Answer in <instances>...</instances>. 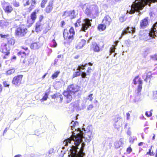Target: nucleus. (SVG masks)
Listing matches in <instances>:
<instances>
[{"instance_id": "5fc2aeb1", "label": "nucleus", "mask_w": 157, "mask_h": 157, "mask_svg": "<svg viewBox=\"0 0 157 157\" xmlns=\"http://www.w3.org/2000/svg\"><path fill=\"white\" fill-rule=\"evenodd\" d=\"M36 0H31L32 2L31 4V6H34V5L36 4Z\"/></svg>"}, {"instance_id": "c85d7f7f", "label": "nucleus", "mask_w": 157, "mask_h": 157, "mask_svg": "<svg viewBox=\"0 0 157 157\" xmlns=\"http://www.w3.org/2000/svg\"><path fill=\"white\" fill-rule=\"evenodd\" d=\"M48 97V94L47 93H45L43 98L40 100L41 102H43L44 101L47 100Z\"/></svg>"}, {"instance_id": "a878e982", "label": "nucleus", "mask_w": 157, "mask_h": 157, "mask_svg": "<svg viewBox=\"0 0 157 157\" xmlns=\"http://www.w3.org/2000/svg\"><path fill=\"white\" fill-rule=\"evenodd\" d=\"M106 26L104 24H100L98 25V29L99 30L101 31H103L106 29Z\"/></svg>"}, {"instance_id": "473e14b6", "label": "nucleus", "mask_w": 157, "mask_h": 157, "mask_svg": "<svg viewBox=\"0 0 157 157\" xmlns=\"http://www.w3.org/2000/svg\"><path fill=\"white\" fill-rule=\"evenodd\" d=\"M18 55L21 58H24L26 56L25 53L24 52H19L18 53Z\"/></svg>"}, {"instance_id": "b1692460", "label": "nucleus", "mask_w": 157, "mask_h": 157, "mask_svg": "<svg viewBox=\"0 0 157 157\" xmlns=\"http://www.w3.org/2000/svg\"><path fill=\"white\" fill-rule=\"evenodd\" d=\"M7 45L8 46H12L15 43L14 40L12 38H7Z\"/></svg>"}, {"instance_id": "4be33fe9", "label": "nucleus", "mask_w": 157, "mask_h": 157, "mask_svg": "<svg viewBox=\"0 0 157 157\" xmlns=\"http://www.w3.org/2000/svg\"><path fill=\"white\" fill-rule=\"evenodd\" d=\"M122 144V140L120 139L119 141H116L114 143V145L115 147L117 148H118L120 147Z\"/></svg>"}, {"instance_id": "a211bd4d", "label": "nucleus", "mask_w": 157, "mask_h": 157, "mask_svg": "<svg viewBox=\"0 0 157 157\" xmlns=\"http://www.w3.org/2000/svg\"><path fill=\"white\" fill-rule=\"evenodd\" d=\"M91 71V68L90 67H89L88 68V69L86 72H85L84 71L82 72L81 74V76L82 78H86V75H89L90 74Z\"/></svg>"}, {"instance_id": "0eeeda50", "label": "nucleus", "mask_w": 157, "mask_h": 157, "mask_svg": "<svg viewBox=\"0 0 157 157\" xmlns=\"http://www.w3.org/2000/svg\"><path fill=\"white\" fill-rule=\"evenodd\" d=\"M27 32L26 28L21 26L17 29L15 31V35L19 37H21L25 36Z\"/></svg>"}, {"instance_id": "6e6d98bb", "label": "nucleus", "mask_w": 157, "mask_h": 157, "mask_svg": "<svg viewBox=\"0 0 157 157\" xmlns=\"http://www.w3.org/2000/svg\"><path fill=\"white\" fill-rule=\"evenodd\" d=\"M57 98H59L60 99V101L61 102L63 99V97L61 94H60L59 93L58 95V97Z\"/></svg>"}, {"instance_id": "f03ea898", "label": "nucleus", "mask_w": 157, "mask_h": 157, "mask_svg": "<svg viewBox=\"0 0 157 157\" xmlns=\"http://www.w3.org/2000/svg\"><path fill=\"white\" fill-rule=\"evenodd\" d=\"M86 8L84 11L87 15L93 18H95L99 15V10L98 6L95 5L86 3L83 6V9Z\"/></svg>"}, {"instance_id": "09e8293b", "label": "nucleus", "mask_w": 157, "mask_h": 157, "mask_svg": "<svg viewBox=\"0 0 157 157\" xmlns=\"http://www.w3.org/2000/svg\"><path fill=\"white\" fill-rule=\"evenodd\" d=\"M132 111H130L128 112V113H126V116H127V120H129L130 119V114L129 113H131Z\"/></svg>"}, {"instance_id": "9d476101", "label": "nucleus", "mask_w": 157, "mask_h": 157, "mask_svg": "<svg viewBox=\"0 0 157 157\" xmlns=\"http://www.w3.org/2000/svg\"><path fill=\"white\" fill-rule=\"evenodd\" d=\"M10 47L6 44L3 43L2 44L0 47V51L1 52L5 53L6 55H8L10 54Z\"/></svg>"}, {"instance_id": "a18cd8bd", "label": "nucleus", "mask_w": 157, "mask_h": 157, "mask_svg": "<svg viewBox=\"0 0 157 157\" xmlns=\"http://www.w3.org/2000/svg\"><path fill=\"white\" fill-rule=\"evenodd\" d=\"M13 4L15 7H18L19 6V3L16 1L13 2Z\"/></svg>"}, {"instance_id": "f3484780", "label": "nucleus", "mask_w": 157, "mask_h": 157, "mask_svg": "<svg viewBox=\"0 0 157 157\" xmlns=\"http://www.w3.org/2000/svg\"><path fill=\"white\" fill-rule=\"evenodd\" d=\"M91 47L94 52H98L100 51L99 47L95 42H92Z\"/></svg>"}, {"instance_id": "3c124183", "label": "nucleus", "mask_w": 157, "mask_h": 157, "mask_svg": "<svg viewBox=\"0 0 157 157\" xmlns=\"http://www.w3.org/2000/svg\"><path fill=\"white\" fill-rule=\"evenodd\" d=\"M65 151H61V153L59 155V157H63L64 155L65 154Z\"/></svg>"}, {"instance_id": "680f3d73", "label": "nucleus", "mask_w": 157, "mask_h": 157, "mask_svg": "<svg viewBox=\"0 0 157 157\" xmlns=\"http://www.w3.org/2000/svg\"><path fill=\"white\" fill-rule=\"evenodd\" d=\"M0 36L1 38H5L7 36V35H3L2 34H0Z\"/></svg>"}, {"instance_id": "c756f323", "label": "nucleus", "mask_w": 157, "mask_h": 157, "mask_svg": "<svg viewBox=\"0 0 157 157\" xmlns=\"http://www.w3.org/2000/svg\"><path fill=\"white\" fill-rule=\"evenodd\" d=\"M60 73L59 71H57L55 72L52 75V78L54 79L56 78Z\"/></svg>"}, {"instance_id": "79ce46f5", "label": "nucleus", "mask_w": 157, "mask_h": 157, "mask_svg": "<svg viewBox=\"0 0 157 157\" xmlns=\"http://www.w3.org/2000/svg\"><path fill=\"white\" fill-rule=\"evenodd\" d=\"M115 48L113 47H112L110 48L109 50V55H111L112 53L114 52L115 51Z\"/></svg>"}, {"instance_id": "4c0bfd02", "label": "nucleus", "mask_w": 157, "mask_h": 157, "mask_svg": "<svg viewBox=\"0 0 157 157\" xmlns=\"http://www.w3.org/2000/svg\"><path fill=\"white\" fill-rule=\"evenodd\" d=\"M152 146H151V148L149 149V151L147 152V154H149L151 156H153L154 155V154L153 151L151 152V148Z\"/></svg>"}, {"instance_id": "603ef678", "label": "nucleus", "mask_w": 157, "mask_h": 157, "mask_svg": "<svg viewBox=\"0 0 157 157\" xmlns=\"http://www.w3.org/2000/svg\"><path fill=\"white\" fill-rule=\"evenodd\" d=\"M153 97L154 98H157V90L153 92Z\"/></svg>"}, {"instance_id": "6ab92c4d", "label": "nucleus", "mask_w": 157, "mask_h": 157, "mask_svg": "<svg viewBox=\"0 0 157 157\" xmlns=\"http://www.w3.org/2000/svg\"><path fill=\"white\" fill-rule=\"evenodd\" d=\"M86 41L85 40H82L81 42L76 46V48L77 49H79L82 48L85 44Z\"/></svg>"}, {"instance_id": "2f4dec72", "label": "nucleus", "mask_w": 157, "mask_h": 157, "mask_svg": "<svg viewBox=\"0 0 157 157\" xmlns=\"http://www.w3.org/2000/svg\"><path fill=\"white\" fill-rule=\"evenodd\" d=\"M15 70L14 69H10L6 72V73L7 75H10L13 73L15 72Z\"/></svg>"}, {"instance_id": "c9c22d12", "label": "nucleus", "mask_w": 157, "mask_h": 157, "mask_svg": "<svg viewBox=\"0 0 157 157\" xmlns=\"http://www.w3.org/2000/svg\"><path fill=\"white\" fill-rule=\"evenodd\" d=\"M120 122H119V123H114V128H116L117 130H119V128L120 127Z\"/></svg>"}, {"instance_id": "13d9d810", "label": "nucleus", "mask_w": 157, "mask_h": 157, "mask_svg": "<svg viewBox=\"0 0 157 157\" xmlns=\"http://www.w3.org/2000/svg\"><path fill=\"white\" fill-rule=\"evenodd\" d=\"M130 128H129L128 129V130L127 133V134L129 136H130L131 134V132L129 130Z\"/></svg>"}, {"instance_id": "5701e85b", "label": "nucleus", "mask_w": 157, "mask_h": 157, "mask_svg": "<svg viewBox=\"0 0 157 157\" xmlns=\"http://www.w3.org/2000/svg\"><path fill=\"white\" fill-rule=\"evenodd\" d=\"M93 65V63H86L84 65L82 64L81 65L78 66V69H82L84 70L85 67H86L88 66V65L91 66Z\"/></svg>"}, {"instance_id": "49530a36", "label": "nucleus", "mask_w": 157, "mask_h": 157, "mask_svg": "<svg viewBox=\"0 0 157 157\" xmlns=\"http://www.w3.org/2000/svg\"><path fill=\"white\" fill-rule=\"evenodd\" d=\"M125 44L128 47H129L130 46V41L129 40H127L125 41Z\"/></svg>"}, {"instance_id": "f704fd0d", "label": "nucleus", "mask_w": 157, "mask_h": 157, "mask_svg": "<svg viewBox=\"0 0 157 157\" xmlns=\"http://www.w3.org/2000/svg\"><path fill=\"white\" fill-rule=\"evenodd\" d=\"M48 0H43L42 1L41 3L40 4V6L42 8H44L45 7V5L46 3Z\"/></svg>"}, {"instance_id": "39448f33", "label": "nucleus", "mask_w": 157, "mask_h": 157, "mask_svg": "<svg viewBox=\"0 0 157 157\" xmlns=\"http://www.w3.org/2000/svg\"><path fill=\"white\" fill-rule=\"evenodd\" d=\"M71 128L72 130L71 132L73 133H72V135L71 136L70 138L66 139L64 141L63 144L64 146L62 147V149L63 150L65 149V147H67L68 146L69 144H71V142L72 141L71 137L73 136V135L74 133H75L74 132V129H75V131H76L77 129V131L79 132L78 129V128L77 127L78 125V122L77 121L72 122L71 124Z\"/></svg>"}, {"instance_id": "1a4fd4ad", "label": "nucleus", "mask_w": 157, "mask_h": 157, "mask_svg": "<svg viewBox=\"0 0 157 157\" xmlns=\"http://www.w3.org/2000/svg\"><path fill=\"white\" fill-rule=\"evenodd\" d=\"M139 76H136L133 80V82L134 85H136L137 83L138 84L137 90V93L138 94L140 93L142 88V80H141L140 78L139 79Z\"/></svg>"}, {"instance_id": "de8ad7c7", "label": "nucleus", "mask_w": 157, "mask_h": 157, "mask_svg": "<svg viewBox=\"0 0 157 157\" xmlns=\"http://www.w3.org/2000/svg\"><path fill=\"white\" fill-rule=\"evenodd\" d=\"M93 95V94H90L88 96V99L89 100L91 101H92L93 99V98L92 97Z\"/></svg>"}, {"instance_id": "20e7f679", "label": "nucleus", "mask_w": 157, "mask_h": 157, "mask_svg": "<svg viewBox=\"0 0 157 157\" xmlns=\"http://www.w3.org/2000/svg\"><path fill=\"white\" fill-rule=\"evenodd\" d=\"M80 89L79 86L75 84H72L68 86L67 91H65L63 94L67 99V102L71 101L72 99L71 95L78 91Z\"/></svg>"}, {"instance_id": "7ed1b4c3", "label": "nucleus", "mask_w": 157, "mask_h": 157, "mask_svg": "<svg viewBox=\"0 0 157 157\" xmlns=\"http://www.w3.org/2000/svg\"><path fill=\"white\" fill-rule=\"evenodd\" d=\"M156 24H154L153 25L151 30L149 33H146V31L144 30L140 31L139 34L140 38L141 40H145L150 41L152 38H155V37L157 36V30H156Z\"/></svg>"}, {"instance_id": "bf43d9fd", "label": "nucleus", "mask_w": 157, "mask_h": 157, "mask_svg": "<svg viewBox=\"0 0 157 157\" xmlns=\"http://www.w3.org/2000/svg\"><path fill=\"white\" fill-rule=\"evenodd\" d=\"M30 4V3L29 2V1H28L26 2L25 4H24V6H28Z\"/></svg>"}, {"instance_id": "e433bc0d", "label": "nucleus", "mask_w": 157, "mask_h": 157, "mask_svg": "<svg viewBox=\"0 0 157 157\" xmlns=\"http://www.w3.org/2000/svg\"><path fill=\"white\" fill-rule=\"evenodd\" d=\"M69 11H66L64 12V13L63 14L62 16L66 17H69Z\"/></svg>"}, {"instance_id": "0e129e2a", "label": "nucleus", "mask_w": 157, "mask_h": 157, "mask_svg": "<svg viewBox=\"0 0 157 157\" xmlns=\"http://www.w3.org/2000/svg\"><path fill=\"white\" fill-rule=\"evenodd\" d=\"M8 129V128H6L4 130V132H3V135H4V133H5L7 131V130Z\"/></svg>"}, {"instance_id": "4468645a", "label": "nucleus", "mask_w": 157, "mask_h": 157, "mask_svg": "<svg viewBox=\"0 0 157 157\" xmlns=\"http://www.w3.org/2000/svg\"><path fill=\"white\" fill-rule=\"evenodd\" d=\"M148 24V18H145L140 21V28L144 29L147 26Z\"/></svg>"}, {"instance_id": "423d86ee", "label": "nucleus", "mask_w": 157, "mask_h": 157, "mask_svg": "<svg viewBox=\"0 0 157 157\" xmlns=\"http://www.w3.org/2000/svg\"><path fill=\"white\" fill-rule=\"evenodd\" d=\"M75 32L74 28L71 27L69 31V33L67 32V30L64 29L63 32V36L64 39L68 38V39L71 42L74 39V36Z\"/></svg>"}, {"instance_id": "69168bd1", "label": "nucleus", "mask_w": 157, "mask_h": 157, "mask_svg": "<svg viewBox=\"0 0 157 157\" xmlns=\"http://www.w3.org/2000/svg\"><path fill=\"white\" fill-rule=\"evenodd\" d=\"M53 149H52L49 150L48 152V153L49 154H51L53 152Z\"/></svg>"}, {"instance_id": "c03bdc74", "label": "nucleus", "mask_w": 157, "mask_h": 157, "mask_svg": "<svg viewBox=\"0 0 157 157\" xmlns=\"http://www.w3.org/2000/svg\"><path fill=\"white\" fill-rule=\"evenodd\" d=\"M126 19V18L124 17H120L119 21L121 22H123Z\"/></svg>"}, {"instance_id": "e2e57ef3", "label": "nucleus", "mask_w": 157, "mask_h": 157, "mask_svg": "<svg viewBox=\"0 0 157 157\" xmlns=\"http://www.w3.org/2000/svg\"><path fill=\"white\" fill-rule=\"evenodd\" d=\"M61 26L62 27L65 24V22L64 21H61Z\"/></svg>"}, {"instance_id": "6e6552de", "label": "nucleus", "mask_w": 157, "mask_h": 157, "mask_svg": "<svg viewBox=\"0 0 157 157\" xmlns=\"http://www.w3.org/2000/svg\"><path fill=\"white\" fill-rule=\"evenodd\" d=\"M90 21H92V20H90L88 18L84 19L82 24V27L80 31L86 32V30H87L91 26V24Z\"/></svg>"}, {"instance_id": "393cba45", "label": "nucleus", "mask_w": 157, "mask_h": 157, "mask_svg": "<svg viewBox=\"0 0 157 157\" xmlns=\"http://www.w3.org/2000/svg\"><path fill=\"white\" fill-rule=\"evenodd\" d=\"M36 11L35 10L33 12L31 15V18L33 20H35L36 18Z\"/></svg>"}, {"instance_id": "ddd939ff", "label": "nucleus", "mask_w": 157, "mask_h": 157, "mask_svg": "<svg viewBox=\"0 0 157 157\" xmlns=\"http://www.w3.org/2000/svg\"><path fill=\"white\" fill-rule=\"evenodd\" d=\"M53 2L54 1L53 0H51L49 1L45 10L47 13H49L52 11L53 9Z\"/></svg>"}, {"instance_id": "4d7b16f0", "label": "nucleus", "mask_w": 157, "mask_h": 157, "mask_svg": "<svg viewBox=\"0 0 157 157\" xmlns=\"http://www.w3.org/2000/svg\"><path fill=\"white\" fill-rule=\"evenodd\" d=\"M34 62L33 59H31L30 61H28V64H31L33 63Z\"/></svg>"}, {"instance_id": "58836bf2", "label": "nucleus", "mask_w": 157, "mask_h": 157, "mask_svg": "<svg viewBox=\"0 0 157 157\" xmlns=\"http://www.w3.org/2000/svg\"><path fill=\"white\" fill-rule=\"evenodd\" d=\"M120 119L121 118L120 117H117V118H115L114 119V123H119V122H120L119 121Z\"/></svg>"}, {"instance_id": "864d4df0", "label": "nucleus", "mask_w": 157, "mask_h": 157, "mask_svg": "<svg viewBox=\"0 0 157 157\" xmlns=\"http://www.w3.org/2000/svg\"><path fill=\"white\" fill-rule=\"evenodd\" d=\"M93 107V105L92 104H90L88 106V107L87 108V110H91Z\"/></svg>"}, {"instance_id": "aec40b11", "label": "nucleus", "mask_w": 157, "mask_h": 157, "mask_svg": "<svg viewBox=\"0 0 157 157\" xmlns=\"http://www.w3.org/2000/svg\"><path fill=\"white\" fill-rule=\"evenodd\" d=\"M4 9L5 12L7 13H9L12 11L13 8L11 6L8 5L4 6Z\"/></svg>"}, {"instance_id": "338daca9", "label": "nucleus", "mask_w": 157, "mask_h": 157, "mask_svg": "<svg viewBox=\"0 0 157 157\" xmlns=\"http://www.w3.org/2000/svg\"><path fill=\"white\" fill-rule=\"evenodd\" d=\"M63 55H59L57 56V58H63Z\"/></svg>"}, {"instance_id": "2eb2a0df", "label": "nucleus", "mask_w": 157, "mask_h": 157, "mask_svg": "<svg viewBox=\"0 0 157 157\" xmlns=\"http://www.w3.org/2000/svg\"><path fill=\"white\" fill-rule=\"evenodd\" d=\"M112 21L111 18L109 16H106L104 17L102 21V22L106 26H109Z\"/></svg>"}, {"instance_id": "9b49d317", "label": "nucleus", "mask_w": 157, "mask_h": 157, "mask_svg": "<svg viewBox=\"0 0 157 157\" xmlns=\"http://www.w3.org/2000/svg\"><path fill=\"white\" fill-rule=\"evenodd\" d=\"M135 32V28L128 27L125 29H124V30L122 32L121 36L119 38V39H121L124 35L128 33L133 34Z\"/></svg>"}, {"instance_id": "f257e3e1", "label": "nucleus", "mask_w": 157, "mask_h": 157, "mask_svg": "<svg viewBox=\"0 0 157 157\" xmlns=\"http://www.w3.org/2000/svg\"><path fill=\"white\" fill-rule=\"evenodd\" d=\"M79 132L74 133L73 136L71 137L72 141L71 144L69 145L70 147L71 153L68 155V157H84L85 153L83 152L86 144L83 141L84 139L85 142H89L91 140L93 136L92 132L87 128L86 130L84 128L82 130L80 128H78Z\"/></svg>"}, {"instance_id": "cd10ccee", "label": "nucleus", "mask_w": 157, "mask_h": 157, "mask_svg": "<svg viewBox=\"0 0 157 157\" xmlns=\"http://www.w3.org/2000/svg\"><path fill=\"white\" fill-rule=\"evenodd\" d=\"M31 49H35L38 48L37 44L36 43H34L31 44L30 46Z\"/></svg>"}, {"instance_id": "dca6fc26", "label": "nucleus", "mask_w": 157, "mask_h": 157, "mask_svg": "<svg viewBox=\"0 0 157 157\" xmlns=\"http://www.w3.org/2000/svg\"><path fill=\"white\" fill-rule=\"evenodd\" d=\"M42 25L41 23V21L37 22L36 25V31L37 32H40L42 29Z\"/></svg>"}, {"instance_id": "37998d69", "label": "nucleus", "mask_w": 157, "mask_h": 157, "mask_svg": "<svg viewBox=\"0 0 157 157\" xmlns=\"http://www.w3.org/2000/svg\"><path fill=\"white\" fill-rule=\"evenodd\" d=\"M52 42L53 43L52 47L54 48L56 47L57 46V44L55 40L54 39H53Z\"/></svg>"}, {"instance_id": "774afa93", "label": "nucleus", "mask_w": 157, "mask_h": 157, "mask_svg": "<svg viewBox=\"0 0 157 157\" xmlns=\"http://www.w3.org/2000/svg\"><path fill=\"white\" fill-rule=\"evenodd\" d=\"M21 155H15L14 157H21Z\"/></svg>"}, {"instance_id": "bb28decb", "label": "nucleus", "mask_w": 157, "mask_h": 157, "mask_svg": "<svg viewBox=\"0 0 157 157\" xmlns=\"http://www.w3.org/2000/svg\"><path fill=\"white\" fill-rule=\"evenodd\" d=\"M75 12L74 10L69 11V16L70 18L71 19L74 18L75 17Z\"/></svg>"}, {"instance_id": "8fccbe9b", "label": "nucleus", "mask_w": 157, "mask_h": 157, "mask_svg": "<svg viewBox=\"0 0 157 157\" xmlns=\"http://www.w3.org/2000/svg\"><path fill=\"white\" fill-rule=\"evenodd\" d=\"M59 94L56 93L54 94V95L52 96V99H55L56 98H57L58 97V95Z\"/></svg>"}, {"instance_id": "f8f14e48", "label": "nucleus", "mask_w": 157, "mask_h": 157, "mask_svg": "<svg viewBox=\"0 0 157 157\" xmlns=\"http://www.w3.org/2000/svg\"><path fill=\"white\" fill-rule=\"evenodd\" d=\"M23 77L22 75H19L14 77L12 81L13 84L15 86H18L21 83Z\"/></svg>"}, {"instance_id": "a19ab883", "label": "nucleus", "mask_w": 157, "mask_h": 157, "mask_svg": "<svg viewBox=\"0 0 157 157\" xmlns=\"http://www.w3.org/2000/svg\"><path fill=\"white\" fill-rule=\"evenodd\" d=\"M151 111H152V110H151L149 112V113H148V112H147V111L145 113L146 115L148 117H149L151 116L152 115V113Z\"/></svg>"}, {"instance_id": "412c9836", "label": "nucleus", "mask_w": 157, "mask_h": 157, "mask_svg": "<svg viewBox=\"0 0 157 157\" xmlns=\"http://www.w3.org/2000/svg\"><path fill=\"white\" fill-rule=\"evenodd\" d=\"M78 67L77 69V70L78 71L74 73L73 75V78L78 77L80 76V75H81L82 72V71H82L83 70L82 69H78Z\"/></svg>"}, {"instance_id": "7c9ffc66", "label": "nucleus", "mask_w": 157, "mask_h": 157, "mask_svg": "<svg viewBox=\"0 0 157 157\" xmlns=\"http://www.w3.org/2000/svg\"><path fill=\"white\" fill-rule=\"evenodd\" d=\"M136 140V136H133V137H130L129 141V142L131 144H133L134 141Z\"/></svg>"}, {"instance_id": "72a5a7b5", "label": "nucleus", "mask_w": 157, "mask_h": 157, "mask_svg": "<svg viewBox=\"0 0 157 157\" xmlns=\"http://www.w3.org/2000/svg\"><path fill=\"white\" fill-rule=\"evenodd\" d=\"M8 23L5 21L4 20H1L0 21V25L3 27H4V26L7 25Z\"/></svg>"}, {"instance_id": "052dcab7", "label": "nucleus", "mask_w": 157, "mask_h": 157, "mask_svg": "<svg viewBox=\"0 0 157 157\" xmlns=\"http://www.w3.org/2000/svg\"><path fill=\"white\" fill-rule=\"evenodd\" d=\"M127 151H129L130 152L132 151V148L130 147H129L127 148Z\"/></svg>"}, {"instance_id": "ea45409f", "label": "nucleus", "mask_w": 157, "mask_h": 157, "mask_svg": "<svg viewBox=\"0 0 157 157\" xmlns=\"http://www.w3.org/2000/svg\"><path fill=\"white\" fill-rule=\"evenodd\" d=\"M3 85L5 87H9V82L8 81H4L3 82Z\"/></svg>"}]
</instances>
